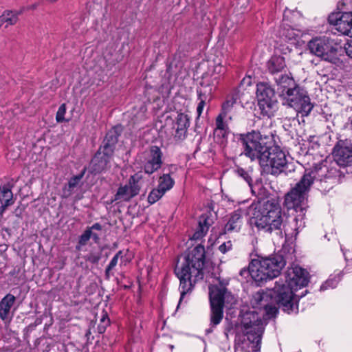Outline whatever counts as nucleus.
<instances>
[{
    "mask_svg": "<svg viewBox=\"0 0 352 352\" xmlns=\"http://www.w3.org/2000/svg\"><path fill=\"white\" fill-rule=\"evenodd\" d=\"M239 142L243 154L252 161L258 160L264 172L277 175L288 166L287 155L278 146H272V138L259 131L241 134Z\"/></svg>",
    "mask_w": 352,
    "mask_h": 352,
    "instance_id": "1",
    "label": "nucleus"
},
{
    "mask_svg": "<svg viewBox=\"0 0 352 352\" xmlns=\"http://www.w3.org/2000/svg\"><path fill=\"white\" fill-rule=\"evenodd\" d=\"M309 280L307 271L299 266H294L287 270L285 280L280 278L275 283L274 293L283 311L287 314L298 312V298L296 292L306 287Z\"/></svg>",
    "mask_w": 352,
    "mask_h": 352,
    "instance_id": "2",
    "label": "nucleus"
},
{
    "mask_svg": "<svg viewBox=\"0 0 352 352\" xmlns=\"http://www.w3.org/2000/svg\"><path fill=\"white\" fill-rule=\"evenodd\" d=\"M205 248L204 245H197L185 257L180 265L175 267V274L179 279L180 298L178 306L184 296L190 292L193 285L204 278Z\"/></svg>",
    "mask_w": 352,
    "mask_h": 352,
    "instance_id": "3",
    "label": "nucleus"
},
{
    "mask_svg": "<svg viewBox=\"0 0 352 352\" xmlns=\"http://www.w3.org/2000/svg\"><path fill=\"white\" fill-rule=\"evenodd\" d=\"M252 210H254L255 225L258 229L267 232L281 230L284 216L278 204L267 201L258 206H252L250 208Z\"/></svg>",
    "mask_w": 352,
    "mask_h": 352,
    "instance_id": "4",
    "label": "nucleus"
},
{
    "mask_svg": "<svg viewBox=\"0 0 352 352\" xmlns=\"http://www.w3.org/2000/svg\"><path fill=\"white\" fill-rule=\"evenodd\" d=\"M243 339L237 336L236 342H242V348L257 352L261 349V336L264 330L263 320L256 311L247 312L243 318Z\"/></svg>",
    "mask_w": 352,
    "mask_h": 352,
    "instance_id": "5",
    "label": "nucleus"
},
{
    "mask_svg": "<svg viewBox=\"0 0 352 352\" xmlns=\"http://www.w3.org/2000/svg\"><path fill=\"white\" fill-rule=\"evenodd\" d=\"M285 265V261L281 255L253 259L250 263V276L260 283L277 277Z\"/></svg>",
    "mask_w": 352,
    "mask_h": 352,
    "instance_id": "6",
    "label": "nucleus"
},
{
    "mask_svg": "<svg viewBox=\"0 0 352 352\" xmlns=\"http://www.w3.org/2000/svg\"><path fill=\"white\" fill-rule=\"evenodd\" d=\"M308 179H310L307 176H302L300 182L287 193L285 197V205L288 209H294L296 212L300 211L302 213L293 219L295 222L294 230L296 232L305 226V222L302 221L303 211L307 208V194L310 189L309 185L305 184H309Z\"/></svg>",
    "mask_w": 352,
    "mask_h": 352,
    "instance_id": "7",
    "label": "nucleus"
},
{
    "mask_svg": "<svg viewBox=\"0 0 352 352\" xmlns=\"http://www.w3.org/2000/svg\"><path fill=\"white\" fill-rule=\"evenodd\" d=\"M280 98L283 105L293 108L302 116H308L314 107L307 91L298 85L282 94Z\"/></svg>",
    "mask_w": 352,
    "mask_h": 352,
    "instance_id": "8",
    "label": "nucleus"
},
{
    "mask_svg": "<svg viewBox=\"0 0 352 352\" xmlns=\"http://www.w3.org/2000/svg\"><path fill=\"white\" fill-rule=\"evenodd\" d=\"M337 47V43L327 36L316 37L308 43V48L311 54L330 63H335L336 60Z\"/></svg>",
    "mask_w": 352,
    "mask_h": 352,
    "instance_id": "9",
    "label": "nucleus"
},
{
    "mask_svg": "<svg viewBox=\"0 0 352 352\" xmlns=\"http://www.w3.org/2000/svg\"><path fill=\"white\" fill-rule=\"evenodd\" d=\"M228 281L220 282V287L210 285L209 287V297L211 307L210 324L212 327L219 324L223 316L224 298L227 294L226 286Z\"/></svg>",
    "mask_w": 352,
    "mask_h": 352,
    "instance_id": "10",
    "label": "nucleus"
},
{
    "mask_svg": "<svg viewBox=\"0 0 352 352\" xmlns=\"http://www.w3.org/2000/svg\"><path fill=\"white\" fill-rule=\"evenodd\" d=\"M278 297L274 293V287L272 289L266 291L260 290L255 293L251 299V305L252 308L263 310L268 318L276 316L278 309L276 305L282 309L278 300Z\"/></svg>",
    "mask_w": 352,
    "mask_h": 352,
    "instance_id": "11",
    "label": "nucleus"
},
{
    "mask_svg": "<svg viewBox=\"0 0 352 352\" xmlns=\"http://www.w3.org/2000/svg\"><path fill=\"white\" fill-rule=\"evenodd\" d=\"M258 106L263 116L271 117L278 109V102L274 91L266 84L257 85Z\"/></svg>",
    "mask_w": 352,
    "mask_h": 352,
    "instance_id": "12",
    "label": "nucleus"
},
{
    "mask_svg": "<svg viewBox=\"0 0 352 352\" xmlns=\"http://www.w3.org/2000/svg\"><path fill=\"white\" fill-rule=\"evenodd\" d=\"M163 153L157 146H151L138 156V160L146 174L151 175L162 165Z\"/></svg>",
    "mask_w": 352,
    "mask_h": 352,
    "instance_id": "13",
    "label": "nucleus"
},
{
    "mask_svg": "<svg viewBox=\"0 0 352 352\" xmlns=\"http://www.w3.org/2000/svg\"><path fill=\"white\" fill-rule=\"evenodd\" d=\"M143 178L142 172H138L131 175L129 179L128 184L120 186L116 193L112 202L118 203L129 201L136 196L140 190V182Z\"/></svg>",
    "mask_w": 352,
    "mask_h": 352,
    "instance_id": "14",
    "label": "nucleus"
},
{
    "mask_svg": "<svg viewBox=\"0 0 352 352\" xmlns=\"http://www.w3.org/2000/svg\"><path fill=\"white\" fill-rule=\"evenodd\" d=\"M329 23L335 26L342 34L352 37V13H331L328 17Z\"/></svg>",
    "mask_w": 352,
    "mask_h": 352,
    "instance_id": "15",
    "label": "nucleus"
},
{
    "mask_svg": "<svg viewBox=\"0 0 352 352\" xmlns=\"http://www.w3.org/2000/svg\"><path fill=\"white\" fill-rule=\"evenodd\" d=\"M336 162L340 166H352V144L337 145L333 151Z\"/></svg>",
    "mask_w": 352,
    "mask_h": 352,
    "instance_id": "16",
    "label": "nucleus"
},
{
    "mask_svg": "<svg viewBox=\"0 0 352 352\" xmlns=\"http://www.w3.org/2000/svg\"><path fill=\"white\" fill-rule=\"evenodd\" d=\"M214 223L213 217L210 212L202 214L199 219L197 230L191 237L193 240L202 239L207 233L210 226Z\"/></svg>",
    "mask_w": 352,
    "mask_h": 352,
    "instance_id": "17",
    "label": "nucleus"
},
{
    "mask_svg": "<svg viewBox=\"0 0 352 352\" xmlns=\"http://www.w3.org/2000/svg\"><path fill=\"white\" fill-rule=\"evenodd\" d=\"M190 126V117L184 113H179L175 118L174 127L175 128V138L178 140H184L187 135V131Z\"/></svg>",
    "mask_w": 352,
    "mask_h": 352,
    "instance_id": "18",
    "label": "nucleus"
},
{
    "mask_svg": "<svg viewBox=\"0 0 352 352\" xmlns=\"http://www.w3.org/2000/svg\"><path fill=\"white\" fill-rule=\"evenodd\" d=\"M111 155L104 153L100 148V151L97 153L91 160V171L96 174L105 170L109 167Z\"/></svg>",
    "mask_w": 352,
    "mask_h": 352,
    "instance_id": "19",
    "label": "nucleus"
},
{
    "mask_svg": "<svg viewBox=\"0 0 352 352\" xmlns=\"http://www.w3.org/2000/svg\"><path fill=\"white\" fill-rule=\"evenodd\" d=\"M328 168L323 163L316 164L310 170H306L303 176H307L310 179L309 180V187L310 188L315 180L322 181L323 179L327 177ZM308 185V184H305Z\"/></svg>",
    "mask_w": 352,
    "mask_h": 352,
    "instance_id": "20",
    "label": "nucleus"
},
{
    "mask_svg": "<svg viewBox=\"0 0 352 352\" xmlns=\"http://www.w3.org/2000/svg\"><path fill=\"white\" fill-rule=\"evenodd\" d=\"M274 80L277 86V92L279 97L282 94L286 92L287 89H292L296 85L294 80L292 76L287 74H279L274 76Z\"/></svg>",
    "mask_w": 352,
    "mask_h": 352,
    "instance_id": "21",
    "label": "nucleus"
},
{
    "mask_svg": "<svg viewBox=\"0 0 352 352\" xmlns=\"http://www.w3.org/2000/svg\"><path fill=\"white\" fill-rule=\"evenodd\" d=\"M243 223L242 213L240 210H236L232 213L225 226L226 232H239Z\"/></svg>",
    "mask_w": 352,
    "mask_h": 352,
    "instance_id": "22",
    "label": "nucleus"
},
{
    "mask_svg": "<svg viewBox=\"0 0 352 352\" xmlns=\"http://www.w3.org/2000/svg\"><path fill=\"white\" fill-rule=\"evenodd\" d=\"M86 169L84 168L82 171L78 175H75L71 177L67 183V185L65 186L63 189V194L65 197H68L72 195L75 189L80 187V182L84 177Z\"/></svg>",
    "mask_w": 352,
    "mask_h": 352,
    "instance_id": "23",
    "label": "nucleus"
},
{
    "mask_svg": "<svg viewBox=\"0 0 352 352\" xmlns=\"http://www.w3.org/2000/svg\"><path fill=\"white\" fill-rule=\"evenodd\" d=\"M236 98L233 96H228L221 105L220 114L228 117L230 120H232V113H234L236 104Z\"/></svg>",
    "mask_w": 352,
    "mask_h": 352,
    "instance_id": "24",
    "label": "nucleus"
},
{
    "mask_svg": "<svg viewBox=\"0 0 352 352\" xmlns=\"http://www.w3.org/2000/svg\"><path fill=\"white\" fill-rule=\"evenodd\" d=\"M118 135L115 129L109 131L104 138V145L101 149L107 155H113L114 146L118 142Z\"/></svg>",
    "mask_w": 352,
    "mask_h": 352,
    "instance_id": "25",
    "label": "nucleus"
},
{
    "mask_svg": "<svg viewBox=\"0 0 352 352\" xmlns=\"http://www.w3.org/2000/svg\"><path fill=\"white\" fill-rule=\"evenodd\" d=\"M15 297L8 294L6 295L0 301V318L5 320L8 318L11 307L15 302Z\"/></svg>",
    "mask_w": 352,
    "mask_h": 352,
    "instance_id": "26",
    "label": "nucleus"
},
{
    "mask_svg": "<svg viewBox=\"0 0 352 352\" xmlns=\"http://www.w3.org/2000/svg\"><path fill=\"white\" fill-rule=\"evenodd\" d=\"M285 58L280 56L272 57L267 62V69L274 76L279 75V73L285 68Z\"/></svg>",
    "mask_w": 352,
    "mask_h": 352,
    "instance_id": "27",
    "label": "nucleus"
},
{
    "mask_svg": "<svg viewBox=\"0 0 352 352\" xmlns=\"http://www.w3.org/2000/svg\"><path fill=\"white\" fill-rule=\"evenodd\" d=\"M19 14V12L9 10L4 12L3 14L0 16V27L4 24L6 28L15 24L18 21V16Z\"/></svg>",
    "mask_w": 352,
    "mask_h": 352,
    "instance_id": "28",
    "label": "nucleus"
},
{
    "mask_svg": "<svg viewBox=\"0 0 352 352\" xmlns=\"http://www.w3.org/2000/svg\"><path fill=\"white\" fill-rule=\"evenodd\" d=\"M0 203L5 204V206H10L14 204L13 193L8 186L0 187Z\"/></svg>",
    "mask_w": 352,
    "mask_h": 352,
    "instance_id": "29",
    "label": "nucleus"
},
{
    "mask_svg": "<svg viewBox=\"0 0 352 352\" xmlns=\"http://www.w3.org/2000/svg\"><path fill=\"white\" fill-rule=\"evenodd\" d=\"M122 251H118L116 255L112 258L109 264L105 270V274L107 278L109 277L111 270L118 265L120 261V265H126V262L123 258Z\"/></svg>",
    "mask_w": 352,
    "mask_h": 352,
    "instance_id": "30",
    "label": "nucleus"
},
{
    "mask_svg": "<svg viewBox=\"0 0 352 352\" xmlns=\"http://www.w3.org/2000/svg\"><path fill=\"white\" fill-rule=\"evenodd\" d=\"M175 181L169 174H163L159 177L157 187L166 192L173 187Z\"/></svg>",
    "mask_w": 352,
    "mask_h": 352,
    "instance_id": "31",
    "label": "nucleus"
},
{
    "mask_svg": "<svg viewBox=\"0 0 352 352\" xmlns=\"http://www.w3.org/2000/svg\"><path fill=\"white\" fill-rule=\"evenodd\" d=\"M342 278V273L331 275L330 277L320 286V291L335 288Z\"/></svg>",
    "mask_w": 352,
    "mask_h": 352,
    "instance_id": "32",
    "label": "nucleus"
},
{
    "mask_svg": "<svg viewBox=\"0 0 352 352\" xmlns=\"http://www.w3.org/2000/svg\"><path fill=\"white\" fill-rule=\"evenodd\" d=\"M280 36L285 40L292 41L296 40L298 36V33L290 26L283 27L279 32Z\"/></svg>",
    "mask_w": 352,
    "mask_h": 352,
    "instance_id": "33",
    "label": "nucleus"
},
{
    "mask_svg": "<svg viewBox=\"0 0 352 352\" xmlns=\"http://www.w3.org/2000/svg\"><path fill=\"white\" fill-rule=\"evenodd\" d=\"M229 130L216 129H214V139L215 142L222 146L227 143L228 135Z\"/></svg>",
    "mask_w": 352,
    "mask_h": 352,
    "instance_id": "34",
    "label": "nucleus"
},
{
    "mask_svg": "<svg viewBox=\"0 0 352 352\" xmlns=\"http://www.w3.org/2000/svg\"><path fill=\"white\" fill-rule=\"evenodd\" d=\"M166 192L159 187L153 189L148 196V201L150 204H154L160 199Z\"/></svg>",
    "mask_w": 352,
    "mask_h": 352,
    "instance_id": "35",
    "label": "nucleus"
},
{
    "mask_svg": "<svg viewBox=\"0 0 352 352\" xmlns=\"http://www.w3.org/2000/svg\"><path fill=\"white\" fill-rule=\"evenodd\" d=\"M228 121H230L228 117L219 114L215 120V128L220 129L229 130Z\"/></svg>",
    "mask_w": 352,
    "mask_h": 352,
    "instance_id": "36",
    "label": "nucleus"
},
{
    "mask_svg": "<svg viewBox=\"0 0 352 352\" xmlns=\"http://www.w3.org/2000/svg\"><path fill=\"white\" fill-rule=\"evenodd\" d=\"M226 72V67L221 63L216 64L213 67L212 76L214 80H217L221 75Z\"/></svg>",
    "mask_w": 352,
    "mask_h": 352,
    "instance_id": "37",
    "label": "nucleus"
},
{
    "mask_svg": "<svg viewBox=\"0 0 352 352\" xmlns=\"http://www.w3.org/2000/svg\"><path fill=\"white\" fill-rule=\"evenodd\" d=\"M100 252L92 251L85 256V260L91 263H97L100 261Z\"/></svg>",
    "mask_w": 352,
    "mask_h": 352,
    "instance_id": "38",
    "label": "nucleus"
},
{
    "mask_svg": "<svg viewBox=\"0 0 352 352\" xmlns=\"http://www.w3.org/2000/svg\"><path fill=\"white\" fill-rule=\"evenodd\" d=\"M91 238V229H87L79 238V244L80 245H85L87 244L88 241Z\"/></svg>",
    "mask_w": 352,
    "mask_h": 352,
    "instance_id": "39",
    "label": "nucleus"
},
{
    "mask_svg": "<svg viewBox=\"0 0 352 352\" xmlns=\"http://www.w3.org/2000/svg\"><path fill=\"white\" fill-rule=\"evenodd\" d=\"M236 173L239 177H242L248 184L250 186H251L252 178L246 170L241 168H237Z\"/></svg>",
    "mask_w": 352,
    "mask_h": 352,
    "instance_id": "40",
    "label": "nucleus"
},
{
    "mask_svg": "<svg viewBox=\"0 0 352 352\" xmlns=\"http://www.w3.org/2000/svg\"><path fill=\"white\" fill-rule=\"evenodd\" d=\"M109 324V320L107 314L102 315L100 319V323L98 325V331L102 333L104 332L106 327Z\"/></svg>",
    "mask_w": 352,
    "mask_h": 352,
    "instance_id": "41",
    "label": "nucleus"
},
{
    "mask_svg": "<svg viewBox=\"0 0 352 352\" xmlns=\"http://www.w3.org/2000/svg\"><path fill=\"white\" fill-rule=\"evenodd\" d=\"M66 112V107L65 104H61L56 113V120L58 122H62L65 120V114Z\"/></svg>",
    "mask_w": 352,
    "mask_h": 352,
    "instance_id": "42",
    "label": "nucleus"
},
{
    "mask_svg": "<svg viewBox=\"0 0 352 352\" xmlns=\"http://www.w3.org/2000/svg\"><path fill=\"white\" fill-rule=\"evenodd\" d=\"M199 99L200 101L197 107V113L198 118L201 116L206 104L205 100L201 98V94H199Z\"/></svg>",
    "mask_w": 352,
    "mask_h": 352,
    "instance_id": "43",
    "label": "nucleus"
},
{
    "mask_svg": "<svg viewBox=\"0 0 352 352\" xmlns=\"http://www.w3.org/2000/svg\"><path fill=\"white\" fill-rule=\"evenodd\" d=\"M232 244L230 241H228L227 242H225L222 243L219 247V250L223 254H225L228 251L232 249Z\"/></svg>",
    "mask_w": 352,
    "mask_h": 352,
    "instance_id": "44",
    "label": "nucleus"
},
{
    "mask_svg": "<svg viewBox=\"0 0 352 352\" xmlns=\"http://www.w3.org/2000/svg\"><path fill=\"white\" fill-rule=\"evenodd\" d=\"M345 51L346 54L352 58V42L348 43L345 46Z\"/></svg>",
    "mask_w": 352,
    "mask_h": 352,
    "instance_id": "45",
    "label": "nucleus"
},
{
    "mask_svg": "<svg viewBox=\"0 0 352 352\" xmlns=\"http://www.w3.org/2000/svg\"><path fill=\"white\" fill-rule=\"evenodd\" d=\"M239 274L242 276H246L247 275H250V264L249 265L248 270H246L245 268H243V269L241 270Z\"/></svg>",
    "mask_w": 352,
    "mask_h": 352,
    "instance_id": "46",
    "label": "nucleus"
},
{
    "mask_svg": "<svg viewBox=\"0 0 352 352\" xmlns=\"http://www.w3.org/2000/svg\"><path fill=\"white\" fill-rule=\"evenodd\" d=\"M87 229H91V231H92V230H101L102 226L98 223H96L91 227L88 228Z\"/></svg>",
    "mask_w": 352,
    "mask_h": 352,
    "instance_id": "47",
    "label": "nucleus"
},
{
    "mask_svg": "<svg viewBox=\"0 0 352 352\" xmlns=\"http://www.w3.org/2000/svg\"><path fill=\"white\" fill-rule=\"evenodd\" d=\"M1 204V206L0 208V214H3V213L4 212V211L6 210V208L8 206H5V204Z\"/></svg>",
    "mask_w": 352,
    "mask_h": 352,
    "instance_id": "48",
    "label": "nucleus"
},
{
    "mask_svg": "<svg viewBox=\"0 0 352 352\" xmlns=\"http://www.w3.org/2000/svg\"><path fill=\"white\" fill-rule=\"evenodd\" d=\"M91 237H92V238H93L96 241L98 239V238H99V236H98V234H94V233H93L92 232H91Z\"/></svg>",
    "mask_w": 352,
    "mask_h": 352,
    "instance_id": "49",
    "label": "nucleus"
},
{
    "mask_svg": "<svg viewBox=\"0 0 352 352\" xmlns=\"http://www.w3.org/2000/svg\"><path fill=\"white\" fill-rule=\"evenodd\" d=\"M305 292H307V290H305V292H302L301 294H298L299 296V297L298 298V301L299 300L300 298H302V296H304L305 295Z\"/></svg>",
    "mask_w": 352,
    "mask_h": 352,
    "instance_id": "50",
    "label": "nucleus"
},
{
    "mask_svg": "<svg viewBox=\"0 0 352 352\" xmlns=\"http://www.w3.org/2000/svg\"><path fill=\"white\" fill-rule=\"evenodd\" d=\"M287 16V10H285L284 12V14H283V19L285 20Z\"/></svg>",
    "mask_w": 352,
    "mask_h": 352,
    "instance_id": "51",
    "label": "nucleus"
},
{
    "mask_svg": "<svg viewBox=\"0 0 352 352\" xmlns=\"http://www.w3.org/2000/svg\"><path fill=\"white\" fill-rule=\"evenodd\" d=\"M53 1H55L56 0H52Z\"/></svg>",
    "mask_w": 352,
    "mask_h": 352,
    "instance_id": "52",
    "label": "nucleus"
}]
</instances>
